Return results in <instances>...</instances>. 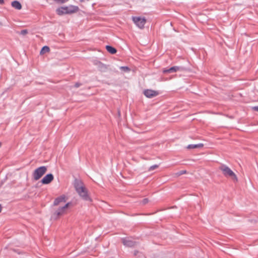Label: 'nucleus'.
<instances>
[{"mask_svg": "<svg viewBox=\"0 0 258 258\" xmlns=\"http://www.w3.org/2000/svg\"><path fill=\"white\" fill-rule=\"evenodd\" d=\"M74 185L76 191L82 200L90 202H92V199L90 197L87 189L81 180L75 179Z\"/></svg>", "mask_w": 258, "mask_h": 258, "instance_id": "1", "label": "nucleus"}, {"mask_svg": "<svg viewBox=\"0 0 258 258\" xmlns=\"http://www.w3.org/2000/svg\"><path fill=\"white\" fill-rule=\"evenodd\" d=\"M219 169L222 171L225 176L229 177L234 181H237L236 175L228 166L222 165L219 167Z\"/></svg>", "mask_w": 258, "mask_h": 258, "instance_id": "2", "label": "nucleus"}, {"mask_svg": "<svg viewBox=\"0 0 258 258\" xmlns=\"http://www.w3.org/2000/svg\"><path fill=\"white\" fill-rule=\"evenodd\" d=\"M46 166H42L36 168L33 172V178L35 180H39L47 171Z\"/></svg>", "mask_w": 258, "mask_h": 258, "instance_id": "3", "label": "nucleus"}, {"mask_svg": "<svg viewBox=\"0 0 258 258\" xmlns=\"http://www.w3.org/2000/svg\"><path fill=\"white\" fill-rule=\"evenodd\" d=\"M133 21L140 29L144 28L146 23V19L145 18H142L141 17H133Z\"/></svg>", "mask_w": 258, "mask_h": 258, "instance_id": "4", "label": "nucleus"}, {"mask_svg": "<svg viewBox=\"0 0 258 258\" xmlns=\"http://www.w3.org/2000/svg\"><path fill=\"white\" fill-rule=\"evenodd\" d=\"M185 70V68L182 67L174 66L169 69H164L162 71L164 74H170L178 71H183Z\"/></svg>", "mask_w": 258, "mask_h": 258, "instance_id": "5", "label": "nucleus"}, {"mask_svg": "<svg viewBox=\"0 0 258 258\" xmlns=\"http://www.w3.org/2000/svg\"><path fill=\"white\" fill-rule=\"evenodd\" d=\"M70 204V203H68L63 207L59 208L56 211H55L53 214V217L55 219H57L59 216L61 215L64 211L68 208Z\"/></svg>", "mask_w": 258, "mask_h": 258, "instance_id": "6", "label": "nucleus"}, {"mask_svg": "<svg viewBox=\"0 0 258 258\" xmlns=\"http://www.w3.org/2000/svg\"><path fill=\"white\" fill-rule=\"evenodd\" d=\"M66 10V14H71L79 11V8L77 6L71 5L68 7H63Z\"/></svg>", "mask_w": 258, "mask_h": 258, "instance_id": "7", "label": "nucleus"}, {"mask_svg": "<svg viewBox=\"0 0 258 258\" xmlns=\"http://www.w3.org/2000/svg\"><path fill=\"white\" fill-rule=\"evenodd\" d=\"M122 242L125 246L130 247H134L137 244L136 242L133 241L129 238H122Z\"/></svg>", "mask_w": 258, "mask_h": 258, "instance_id": "8", "label": "nucleus"}, {"mask_svg": "<svg viewBox=\"0 0 258 258\" xmlns=\"http://www.w3.org/2000/svg\"><path fill=\"white\" fill-rule=\"evenodd\" d=\"M54 179L53 175L51 173L46 174L41 180L42 184H47L50 183Z\"/></svg>", "mask_w": 258, "mask_h": 258, "instance_id": "9", "label": "nucleus"}, {"mask_svg": "<svg viewBox=\"0 0 258 258\" xmlns=\"http://www.w3.org/2000/svg\"><path fill=\"white\" fill-rule=\"evenodd\" d=\"M158 92L150 89L145 90L144 91V94L148 98H152L158 95Z\"/></svg>", "mask_w": 258, "mask_h": 258, "instance_id": "10", "label": "nucleus"}, {"mask_svg": "<svg viewBox=\"0 0 258 258\" xmlns=\"http://www.w3.org/2000/svg\"><path fill=\"white\" fill-rule=\"evenodd\" d=\"M95 64L97 67L98 69L101 72H106L108 69L107 66L103 64L99 61H97L95 62Z\"/></svg>", "mask_w": 258, "mask_h": 258, "instance_id": "11", "label": "nucleus"}, {"mask_svg": "<svg viewBox=\"0 0 258 258\" xmlns=\"http://www.w3.org/2000/svg\"><path fill=\"white\" fill-rule=\"evenodd\" d=\"M66 202V196L64 195L60 196L56 198L54 201V206H57L61 202Z\"/></svg>", "mask_w": 258, "mask_h": 258, "instance_id": "12", "label": "nucleus"}, {"mask_svg": "<svg viewBox=\"0 0 258 258\" xmlns=\"http://www.w3.org/2000/svg\"><path fill=\"white\" fill-rule=\"evenodd\" d=\"M11 6L13 8L16 10H20L22 9V6L21 3L18 1H14L11 3Z\"/></svg>", "mask_w": 258, "mask_h": 258, "instance_id": "13", "label": "nucleus"}, {"mask_svg": "<svg viewBox=\"0 0 258 258\" xmlns=\"http://www.w3.org/2000/svg\"><path fill=\"white\" fill-rule=\"evenodd\" d=\"M204 146V145L202 143L198 144H190L187 146V148L188 149H192L195 148H201Z\"/></svg>", "mask_w": 258, "mask_h": 258, "instance_id": "14", "label": "nucleus"}, {"mask_svg": "<svg viewBox=\"0 0 258 258\" xmlns=\"http://www.w3.org/2000/svg\"><path fill=\"white\" fill-rule=\"evenodd\" d=\"M106 49L108 52L112 54H115L117 51L116 49L114 47L110 45H106Z\"/></svg>", "mask_w": 258, "mask_h": 258, "instance_id": "15", "label": "nucleus"}, {"mask_svg": "<svg viewBox=\"0 0 258 258\" xmlns=\"http://www.w3.org/2000/svg\"><path fill=\"white\" fill-rule=\"evenodd\" d=\"M56 12L57 14L59 15L66 14V12L63 7L57 9Z\"/></svg>", "mask_w": 258, "mask_h": 258, "instance_id": "16", "label": "nucleus"}, {"mask_svg": "<svg viewBox=\"0 0 258 258\" xmlns=\"http://www.w3.org/2000/svg\"><path fill=\"white\" fill-rule=\"evenodd\" d=\"M50 51V48L47 46H43L41 51H40V54H43L46 52H48Z\"/></svg>", "mask_w": 258, "mask_h": 258, "instance_id": "17", "label": "nucleus"}, {"mask_svg": "<svg viewBox=\"0 0 258 258\" xmlns=\"http://www.w3.org/2000/svg\"><path fill=\"white\" fill-rule=\"evenodd\" d=\"M134 255L136 256H138L139 257H140L143 256V254L142 252H139L138 250H135L134 252Z\"/></svg>", "mask_w": 258, "mask_h": 258, "instance_id": "18", "label": "nucleus"}, {"mask_svg": "<svg viewBox=\"0 0 258 258\" xmlns=\"http://www.w3.org/2000/svg\"><path fill=\"white\" fill-rule=\"evenodd\" d=\"M186 173V170H181V171H179V172H178L176 174L177 176H180V175H181L183 174H185Z\"/></svg>", "mask_w": 258, "mask_h": 258, "instance_id": "19", "label": "nucleus"}, {"mask_svg": "<svg viewBox=\"0 0 258 258\" xmlns=\"http://www.w3.org/2000/svg\"><path fill=\"white\" fill-rule=\"evenodd\" d=\"M56 3L58 4H63L67 2H68L69 0H54Z\"/></svg>", "mask_w": 258, "mask_h": 258, "instance_id": "20", "label": "nucleus"}, {"mask_svg": "<svg viewBox=\"0 0 258 258\" xmlns=\"http://www.w3.org/2000/svg\"><path fill=\"white\" fill-rule=\"evenodd\" d=\"M28 33V31L27 29H24V30H22L20 32V34L22 35H25L26 34H27Z\"/></svg>", "mask_w": 258, "mask_h": 258, "instance_id": "21", "label": "nucleus"}, {"mask_svg": "<svg viewBox=\"0 0 258 258\" xmlns=\"http://www.w3.org/2000/svg\"><path fill=\"white\" fill-rule=\"evenodd\" d=\"M158 167V165H154L151 166L150 167V168H149V170L150 171L153 170H154L155 169H156Z\"/></svg>", "mask_w": 258, "mask_h": 258, "instance_id": "22", "label": "nucleus"}, {"mask_svg": "<svg viewBox=\"0 0 258 258\" xmlns=\"http://www.w3.org/2000/svg\"><path fill=\"white\" fill-rule=\"evenodd\" d=\"M148 202H149L148 199L145 198L142 200V203L143 205H146V204H147L148 203Z\"/></svg>", "mask_w": 258, "mask_h": 258, "instance_id": "23", "label": "nucleus"}, {"mask_svg": "<svg viewBox=\"0 0 258 258\" xmlns=\"http://www.w3.org/2000/svg\"><path fill=\"white\" fill-rule=\"evenodd\" d=\"M121 69H122L125 71H130V69L127 67H121Z\"/></svg>", "mask_w": 258, "mask_h": 258, "instance_id": "24", "label": "nucleus"}, {"mask_svg": "<svg viewBox=\"0 0 258 258\" xmlns=\"http://www.w3.org/2000/svg\"><path fill=\"white\" fill-rule=\"evenodd\" d=\"M252 110L258 112V106L253 107Z\"/></svg>", "mask_w": 258, "mask_h": 258, "instance_id": "25", "label": "nucleus"}, {"mask_svg": "<svg viewBox=\"0 0 258 258\" xmlns=\"http://www.w3.org/2000/svg\"><path fill=\"white\" fill-rule=\"evenodd\" d=\"M81 84L79 83H76L75 84V87L76 88H78L80 86H81Z\"/></svg>", "mask_w": 258, "mask_h": 258, "instance_id": "26", "label": "nucleus"}, {"mask_svg": "<svg viewBox=\"0 0 258 258\" xmlns=\"http://www.w3.org/2000/svg\"><path fill=\"white\" fill-rule=\"evenodd\" d=\"M4 4V0H0V4L3 5Z\"/></svg>", "mask_w": 258, "mask_h": 258, "instance_id": "27", "label": "nucleus"}, {"mask_svg": "<svg viewBox=\"0 0 258 258\" xmlns=\"http://www.w3.org/2000/svg\"><path fill=\"white\" fill-rule=\"evenodd\" d=\"M2 207L1 205H0V213L2 211Z\"/></svg>", "mask_w": 258, "mask_h": 258, "instance_id": "28", "label": "nucleus"}, {"mask_svg": "<svg viewBox=\"0 0 258 258\" xmlns=\"http://www.w3.org/2000/svg\"><path fill=\"white\" fill-rule=\"evenodd\" d=\"M81 2H84V0H80Z\"/></svg>", "mask_w": 258, "mask_h": 258, "instance_id": "29", "label": "nucleus"}, {"mask_svg": "<svg viewBox=\"0 0 258 258\" xmlns=\"http://www.w3.org/2000/svg\"><path fill=\"white\" fill-rule=\"evenodd\" d=\"M2 146V143L0 142V147Z\"/></svg>", "mask_w": 258, "mask_h": 258, "instance_id": "30", "label": "nucleus"}, {"mask_svg": "<svg viewBox=\"0 0 258 258\" xmlns=\"http://www.w3.org/2000/svg\"><path fill=\"white\" fill-rule=\"evenodd\" d=\"M0 25L2 26V23L0 22Z\"/></svg>", "mask_w": 258, "mask_h": 258, "instance_id": "31", "label": "nucleus"}]
</instances>
